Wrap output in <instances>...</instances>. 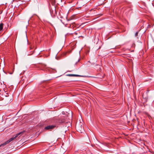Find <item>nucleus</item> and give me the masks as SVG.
Wrapping results in <instances>:
<instances>
[{
    "mask_svg": "<svg viewBox=\"0 0 154 154\" xmlns=\"http://www.w3.org/2000/svg\"><path fill=\"white\" fill-rule=\"evenodd\" d=\"M91 94V93L90 92L87 91V94H89V95H90V94Z\"/></svg>",
    "mask_w": 154,
    "mask_h": 154,
    "instance_id": "8",
    "label": "nucleus"
},
{
    "mask_svg": "<svg viewBox=\"0 0 154 154\" xmlns=\"http://www.w3.org/2000/svg\"><path fill=\"white\" fill-rule=\"evenodd\" d=\"M88 52V50H87V52Z\"/></svg>",
    "mask_w": 154,
    "mask_h": 154,
    "instance_id": "12",
    "label": "nucleus"
},
{
    "mask_svg": "<svg viewBox=\"0 0 154 154\" xmlns=\"http://www.w3.org/2000/svg\"><path fill=\"white\" fill-rule=\"evenodd\" d=\"M68 75H69V76H78V75H75L72 74H69Z\"/></svg>",
    "mask_w": 154,
    "mask_h": 154,
    "instance_id": "6",
    "label": "nucleus"
},
{
    "mask_svg": "<svg viewBox=\"0 0 154 154\" xmlns=\"http://www.w3.org/2000/svg\"><path fill=\"white\" fill-rule=\"evenodd\" d=\"M55 127L54 125H48L46 127L45 129L46 130H50L53 128Z\"/></svg>",
    "mask_w": 154,
    "mask_h": 154,
    "instance_id": "4",
    "label": "nucleus"
},
{
    "mask_svg": "<svg viewBox=\"0 0 154 154\" xmlns=\"http://www.w3.org/2000/svg\"><path fill=\"white\" fill-rule=\"evenodd\" d=\"M9 73L10 74H12V72H11V73L9 72Z\"/></svg>",
    "mask_w": 154,
    "mask_h": 154,
    "instance_id": "9",
    "label": "nucleus"
},
{
    "mask_svg": "<svg viewBox=\"0 0 154 154\" xmlns=\"http://www.w3.org/2000/svg\"><path fill=\"white\" fill-rule=\"evenodd\" d=\"M76 128L78 131L81 132L82 130V125L81 124L80 125H79L76 124Z\"/></svg>",
    "mask_w": 154,
    "mask_h": 154,
    "instance_id": "3",
    "label": "nucleus"
},
{
    "mask_svg": "<svg viewBox=\"0 0 154 154\" xmlns=\"http://www.w3.org/2000/svg\"><path fill=\"white\" fill-rule=\"evenodd\" d=\"M3 24L2 23H1L0 24V31H2L3 28Z\"/></svg>",
    "mask_w": 154,
    "mask_h": 154,
    "instance_id": "5",
    "label": "nucleus"
},
{
    "mask_svg": "<svg viewBox=\"0 0 154 154\" xmlns=\"http://www.w3.org/2000/svg\"><path fill=\"white\" fill-rule=\"evenodd\" d=\"M77 63V62L76 63H75V64H76Z\"/></svg>",
    "mask_w": 154,
    "mask_h": 154,
    "instance_id": "11",
    "label": "nucleus"
},
{
    "mask_svg": "<svg viewBox=\"0 0 154 154\" xmlns=\"http://www.w3.org/2000/svg\"><path fill=\"white\" fill-rule=\"evenodd\" d=\"M24 131L20 132L18 133L14 137H13L10 139L8 140L6 142L4 143H3L2 144L0 145V147H1L2 146H4L6 145L8 143L14 140L16 137H17L19 135L22 134Z\"/></svg>",
    "mask_w": 154,
    "mask_h": 154,
    "instance_id": "1",
    "label": "nucleus"
},
{
    "mask_svg": "<svg viewBox=\"0 0 154 154\" xmlns=\"http://www.w3.org/2000/svg\"><path fill=\"white\" fill-rule=\"evenodd\" d=\"M79 59L78 60L77 62H79Z\"/></svg>",
    "mask_w": 154,
    "mask_h": 154,
    "instance_id": "10",
    "label": "nucleus"
},
{
    "mask_svg": "<svg viewBox=\"0 0 154 154\" xmlns=\"http://www.w3.org/2000/svg\"><path fill=\"white\" fill-rule=\"evenodd\" d=\"M68 117L66 115L62 116L60 118L58 121L59 123H67L68 122Z\"/></svg>",
    "mask_w": 154,
    "mask_h": 154,
    "instance_id": "2",
    "label": "nucleus"
},
{
    "mask_svg": "<svg viewBox=\"0 0 154 154\" xmlns=\"http://www.w3.org/2000/svg\"><path fill=\"white\" fill-rule=\"evenodd\" d=\"M138 32H136L135 34V35L136 36H137V35H138Z\"/></svg>",
    "mask_w": 154,
    "mask_h": 154,
    "instance_id": "7",
    "label": "nucleus"
}]
</instances>
